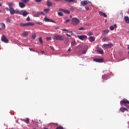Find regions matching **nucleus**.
Here are the masks:
<instances>
[{"label": "nucleus", "instance_id": "obj_1", "mask_svg": "<svg viewBox=\"0 0 129 129\" xmlns=\"http://www.w3.org/2000/svg\"><path fill=\"white\" fill-rule=\"evenodd\" d=\"M80 23V20L78 18H73L72 19L71 24L73 26H77Z\"/></svg>", "mask_w": 129, "mask_h": 129}, {"label": "nucleus", "instance_id": "obj_2", "mask_svg": "<svg viewBox=\"0 0 129 129\" xmlns=\"http://www.w3.org/2000/svg\"><path fill=\"white\" fill-rule=\"evenodd\" d=\"M77 49H79V50H80V49L82 50L83 49V51H82L83 54H86V52H87V50H88V46H78L77 47Z\"/></svg>", "mask_w": 129, "mask_h": 129}, {"label": "nucleus", "instance_id": "obj_3", "mask_svg": "<svg viewBox=\"0 0 129 129\" xmlns=\"http://www.w3.org/2000/svg\"><path fill=\"white\" fill-rule=\"evenodd\" d=\"M14 6H15L14 3H8V7H8H6L5 9L6 11H9L10 13H11V12L14 9V8H13L14 7Z\"/></svg>", "mask_w": 129, "mask_h": 129}, {"label": "nucleus", "instance_id": "obj_4", "mask_svg": "<svg viewBox=\"0 0 129 129\" xmlns=\"http://www.w3.org/2000/svg\"><path fill=\"white\" fill-rule=\"evenodd\" d=\"M54 38L55 40H58L59 41H64V36L62 35L56 34L54 35Z\"/></svg>", "mask_w": 129, "mask_h": 129}, {"label": "nucleus", "instance_id": "obj_5", "mask_svg": "<svg viewBox=\"0 0 129 129\" xmlns=\"http://www.w3.org/2000/svg\"><path fill=\"white\" fill-rule=\"evenodd\" d=\"M120 104L122 105L123 104L124 106H125L127 107V108H128L129 107V101L127 100L123 99L120 101Z\"/></svg>", "mask_w": 129, "mask_h": 129}, {"label": "nucleus", "instance_id": "obj_6", "mask_svg": "<svg viewBox=\"0 0 129 129\" xmlns=\"http://www.w3.org/2000/svg\"><path fill=\"white\" fill-rule=\"evenodd\" d=\"M88 4H91V2L89 1L88 0H85L81 2V6L82 7H85V6H86V5H88Z\"/></svg>", "mask_w": 129, "mask_h": 129}, {"label": "nucleus", "instance_id": "obj_7", "mask_svg": "<svg viewBox=\"0 0 129 129\" xmlns=\"http://www.w3.org/2000/svg\"><path fill=\"white\" fill-rule=\"evenodd\" d=\"M33 26V23L29 22L27 23H21L20 27H30Z\"/></svg>", "mask_w": 129, "mask_h": 129}, {"label": "nucleus", "instance_id": "obj_8", "mask_svg": "<svg viewBox=\"0 0 129 129\" xmlns=\"http://www.w3.org/2000/svg\"><path fill=\"white\" fill-rule=\"evenodd\" d=\"M103 48H104L105 49H108L111 48L112 47H113V44H112V43L103 44Z\"/></svg>", "mask_w": 129, "mask_h": 129}, {"label": "nucleus", "instance_id": "obj_9", "mask_svg": "<svg viewBox=\"0 0 129 129\" xmlns=\"http://www.w3.org/2000/svg\"><path fill=\"white\" fill-rule=\"evenodd\" d=\"M77 38H78V39H79V40H81V41H83L84 40H86V39H87V36L86 35H78L77 36Z\"/></svg>", "mask_w": 129, "mask_h": 129}, {"label": "nucleus", "instance_id": "obj_10", "mask_svg": "<svg viewBox=\"0 0 129 129\" xmlns=\"http://www.w3.org/2000/svg\"><path fill=\"white\" fill-rule=\"evenodd\" d=\"M19 15H22L23 17H27L29 15V13L27 12L26 11H21L19 12Z\"/></svg>", "mask_w": 129, "mask_h": 129}, {"label": "nucleus", "instance_id": "obj_11", "mask_svg": "<svg viewBox=\"0 0 129 129\" xmlns=\"http://www.w3.org/2000/svg\"><path fill=\"white\" fill-rule=\"evenodd\" d=\"M1 40L2 42H4V43H9V39L6 37L5 35H3Z\"/></svg>", "mask_w": 129, "mask_h": 129}, {"label": "nucleus", "instance_id": "obj_12", "mask_svg": "<svg viewBox=\"0 0 129 129\" xmlns=\"http://www.w3.org/2000/svg\"><path fill=\"white\" fill-rule=\"evenodd\" d=\"M93 60L95 62H98V63H102V62H103V59L102 58H95Z\"/></svg>", "mask_w": 129, "mask_h": 129}, {"label": "nucleus", "instance_id": "obj_13", "mask_svg": "<svg viewBox=\"0 0 129 129\" xmlns=\"http://www.w3.org/2000/svg\"><path fill=\"white\" fill-rule=\"evenodd\" d=\"M11 15H14V14H20V12H19V10H13L11 12H10Z\"/></svg>", "mask_w": 129, "mask_h": 129}, {"label": "nucleus", "instance_id": "obj_14", "mask_svg": "<svg viewBox=\"0 0 129 129\" xmlns=\"http://www.w3.org/2000/svg\"><path fill=\"white\" fill-rule=\"evenodd\" d=\"M59 11L60 12H63V13H65V14H70V11L69 10H64L63 9H59Z\"/></svg>", "mask_w": 129, "mask_h": 129}, {"label": "nucleus", "instance_id": "obj_15", "mask_svg": "<svg viewBox=\"0 0 129 129\" xmlns=\"http://www.w3.org/2000/svg\"><path fill=\"white\" fill-rule=\"evenodd\" d=\"M99 14L100 16H101L102 17H104V18H107V15L106 14L102 12H99Z\"/></svg>", "mask_w": 129, "mask_h": 129}, {"label": "nucleus", "instance_id": "obj_16", "mask_svg": "<svg viewBox=\"0 0 129 129\" xmlns=\"http://www.w3.org/2000/svg\"><path fill=\"white\" fill-rule=\"evenodd\" d=\"M28 35L29 32H28V31H24L22 33L21 36H23V37H26V36H28Z\"/></svg>", "mask_w": 129, "mask_h": 129}, {"label": "nucleus", "instance_id": "obj_17", "mask_svg": "<svg viewBox=\"0 0 129 129\" xmlns=\"http://www.w3.org/2000/svg\"><path fill=\"white\" fill-rule=\"evenodd\" d=\"M89 41H90V42H94V41H95V37L90 36L89 37Z\"/></svg>", "mask_w": 129, "mask_h": 129}, {"label": "nucleus", "instance_id": "obj_18", "mask_svg": "<svg viewBox=\"0 0 129 129\" xmlns=\"http://www.w3.org/2000/svg\"><path fill=\"white\" fill-rule=\"evenodd\" d=\"M116 28H117V25L116 24H114V27L110 26L109 29L111 31H113V30H114V29H116Z\"/></svg>", "mask_w": 129, "mask_h": 129}, {"label": "nucleus", "instance_id": "obj_19", "mask_svg": "<svg viewBox=\"0 0 129 129\" xmlns=\"http://www.w3.org/2000/svg\"><path fill=\"white\" fill-rule=\"evenodd\" d=\"M44 21L45 22H52V23H55V21H54V20H51L49 19L47 17L44 18Z\"/></svg>", "mask_w": 129, "mask_h": 129}, {"label": "nucleus", "instance_id": "obj_20", "mask_svg": "<svg viewBox=\"0 0 129 129\" xmlns=\"http://www.w3.org/2000/svg\"><path fill=\"white\" fill-rule=\"evenodd\" d=\"M19 7L23 9V8H25V4L23 2L19 3Z\"/></svg>", "mask_w": 129, "mask_h": 129}, {"label": "nucleus", "instance_id": "obj_21", "mask_svg": "<svg viewBox=\"0 0 129 129\" xmlns=\"http://www.w3.org/2000/svg\"><path fill=\"white\" fill-rule=\"evenodd\" d=\"M125 23L129 24V18L128 16H125L124 18Z\"/></svg>", "mask_w": 129, "mask_h": 129}, {"label": "nucleus", "instance_id": "obj_22", "mask_svg": "<svg viewBox=\"0 0 129 129\" xmlns=\"http://www.w3.org/2000/svg\"><path fill=\"white\" fill-rule=\"evenodd\" d=\"M108 33H109V30H105L102 31V35H105L106 34H108Z\"/></svg>", "mask_w": 129, "mask_h": 129}, {"label": "nucleus", "instance_id": "obj_23", "mask_svg": "<svg viewBox=\"0 0 129 129\" xmlns=\"http://www.w3.org/2000/svg\"><path fill=\"white\" fill-rule=\"evenodd\" d=\"M120 110L121 112H124L125 111H127L128 110L126 108L121 107Z\"/></svg>", "mask_w": 129, "mask_h": 129}, {"label": "nucleus", "instance_id": "obj_24", "mask_svg": "<svg viewBox=\"0 0 129 129\" xmlns=\"http://www.w3.org/2000/svg\"><path fill=\"white\" fill-rule=\"evenodd\" d=\"M0 26L2 28V29H3L4 30L6 29V25H5L4 23H0Z\"/></svg>", "mask_w": 129, "mask_h": 129}, {"label": "nucleus", "instance_id": "obj_25", "mask_svg": "<svg viewBox=\"0 0 129 129\" xmlns=\"http://www.w3.org/2000/svg\"><path fill=\"white\" fill-rule=\"evenodd\" d=\"M66 2H68V3H76L75 0H64Z\"/></svg>", "mask_w": 129, "mask_h": 129}, {"label": "nucleus", "instance_id": "obj_26", "mask_svg": "<svg viewBox=\"0 0 129 129\" xmlns=\"http://www.w3.org/2000/svg\"><path fill=\"white\" fill-rule=\"evenodd\" d=\"M98 52L99 54H103V50L100 48L98 50Z\"/></svg>", "mask_w": 129, "mask_h": 129}, {"label": "nucleus", "instance_id": "obj_27", "mask_svg": "<svg viewBox=\"0 0 129 129\" xmlns=\"http://www.w3.org/2000/svg\"><path fill=\"white\" fill-rule=\"evenodd\" d=\"M46 4L47 7H52V3L51 2H47Z\"/></svg>", "mask_w": 129, "mask_h": 129}, {"label": "nucleus", "instance_id": "obj_28", "mask_svg": "<svg viewBox=\"0 0 129 129\" xmlns=\"http://www.w3.org/2000/svg\"><path fill=\"white\" fill-rule=\"evenodd\" d=\"M44 13H46V14H48V12H50L49 9H46L44 10Z\"/></svg>", "mask_w": 129, "mask_h": 129}, {"label": "nucleus", "instance_id": "obj_29", "mask_svg": "<svg viewBox=\"0 0 129 129\" xmlns=\"http://www.w3.org/2000/svg\"><path fill=\"white\" fill-rule=\"evenodd\" d=\"M6 21L8 23H11L12 22V20L9 17L7 18Z\"/></svg>", "mask_w": 129, "mask_h": 129}, {"label": "nucleus", "instance_id": "obj_30", "mask_svg": "<svg viewBox=\"0 0 129 129\" xmlns=\"http://www.w3.org/2000/svg\"><path fill=\"white\" fill-rule=\"evenodd\" d=\"M40 16V12H37L36 14L34 15V17H35L36 18H38Z\"/></svg>", "mask_w": 129, "mask_h": 129}, {"label": "nucleus", "instance_id": "obj_31", "mask_svg": "<svg viewBox=\"0 0 129 129\" xmlns=\"http://www.w3.org/2000/svg\"><path fill=\"white\" fill-rule=\"evenodd\" d=\"M75 45H76V42L75 41L72 42L71 43L72 46H75Z\"/></svg>", "mask_w": 129, "mask_h": 129}, {"label": "nucleus", "instance_id": "obj_32", "mask_svg": "<svg viewBox=\"0 0 129 129\" xmlns=\"http://www.w3.org/2000/svg\"><path fill=\"white\" fill-rule=\"evenodd\" d=\"M103 40L104 42H107V41H108V38L105 37L103 38Z\"/></svg>", "mask_w": 129, "mask_h": 129}, {"label": "nucleus", "instance_id": "obj_33", "mask_svg": "<svg viewBox=\"0 0 129 129\" xmlns=\"http://www.w3.org/2000/svg\"><path fill=\"white\" fill-rule=\"evenodd\" d=\"M39 41L41 44H43V40H42V37L39 38Z\"/></svg>", "mask_w": 129, "mask_h": 129}, {"label": "nucleus", "instance_id": "obj_34", "mask_svg": "<svg viewBox=\"0 0 129 129\" xmlns=\"http://www.w3.org/2000/svg\"><path fill=\"white\" fill-rule=\"evenodd\" d=\"M36 123L38 124H41V123H42V121L39 120L38 121H36Z\"/></svg>", "mask_w": 129, "mask_h": 129}, {"label": "nucleus", "instance_id": "obj_35", "mask_svg": "<svg viewBox=\"0 0 129 129\" xmlns=\"http://www.w3.org/2000/svg\"><path fill=\"white\" fill-rule=\"evenodd\" d=\"M58 16H60V17L63 16V14L62 13V12H58Z\"/></svg>", "mask_w": 129, "mask_h": 129}, {"label": "nucleus", "instance_id": "obj_36", "mask_svg": "<svg viewBox=\"0 0 129 129\" xmlns=\"http://www.w3.org/2000/svg\"><path fill=\"white\" fill-rule=\"evenodd\" d=\"M68 33H70L72 36H73V32L69 30H67Z\"/></svg>", "mask_w": 129, "mask_h": 129}, {"label": "nucleus", "instance_id": "obj_37", "mask_svg": "<svg viewBox=\"0 0 129 129\" xmlns=\"http://www.w3.org/2000/svg\"><path fill=\"white\" fill-rule=\"evenodd\" d=\"M70 22V19H67L65 22H64V24H67V23H69Z\"/></svg>", "mask_w": 129, "mask_h": 129}, {"label": "nucleus", "instance_id": "obj_38", "mask_svg": "<svg viewBox=\"0 0 129 129\" xmlns=\"http://www.w3.org/2000/svg\"><path fill=\"white\" fill-rule=\"evenodd\" d=\"M46 40L47 41H51V40H52V38L50 37H48L46 38Z\"/></svg>", "mask_w": 129, "mask_h": 129}, {"label": "nucleus", "instance_id": "obj_39", "mask_svg": "<svg viewBox=\"0 0 129 129\" xmlns=\"http://www.w3.org/2000/svg\"><path fill=\"white\" fill-rule=\"evenodd\" d=\"M22 2H23V3H27L28 2H29V0H21Z\"/></svg>", "mask_w": 129, "mask_h": 129}, {"label": "nucleus", "instance_id": "obj_40", "mask_svg": "<svg viewBox=\"0 0 129 129\" xmlns=\"http://www.w3.org/2000/svg\"><path fill=\"white\" fill-rule=\"evenodd\" d=\"M92 35H93V33L90 32L88 33V35L89 36H92Z\"/></svg>", "mask_w": 129, "mask_h": 129}, {"label": "nucleus", "instance_id": "obj_41", "mask_svg": "<svg viewBox=\"0 0 129 129\" xmlns=\"http://www.w3.org/2000/svg\"><path fill=\"white\" fill-rule=\"evenodd\" d=\"M29 119H26L25 120V122H26V123H29Z\"/></svg>", "mask_w": 129, "mask_h": 129}, {"label": "nucleus", "instance_id": "obj_42", "mask_svg": "<svg viewBox=\"0 0 129 129\" xmlns=\"http://www.w3.org/2000/svg\"><path fill=\"white\" fill-rule=\"evenodd\" d=\"M83 30H84V27H81V28H79V31H82Z\"/></svg>", "mask_w": 129, "mask_h": 129}, {"label": "nucleus", "instance_id": "obj_43", "mask_svg": "<svg viewBox=\"0 0 129 129\" xmlns=\"http://www.w3.org/2000/svg\"><path fill=\"white\" fill-rule=\"evenodd\" d=\"M36 3H41L42 0H35Z\"/></svg>", "mask_w": 129, "mask_h": 129}, {"label": "nucleus", "instance_id": "obj_44", "mask_svg": "<svg viewBox=\"0 0 129 129\" xmlns=\"http://www.w3.org/2000/svg\"><path fill=\"white\" fill-rule=\"evenodd\" d=\"M33 39H36V34H33Z\"/></svg>", "mask_w": 129, "mask_h": 129}, {"label": "nucleus", "instance_id": "obj_45", "mask_svg": "<svg viewBox=\"0 0 129 129\" xmlns=\"http://www.w3.org/2000/svg\"><path fill=\"white\" fill-rule=\"evenodd\" d=\"M30 17H28L26 19V20L27 21V22H29V21H30Z\"/></svg>", "mask_w": 129, "mask_h": 129}, {"label": "nucleus", "instance_id": "obj_46", "mask_svg": "<svg viewBox=\"0 0 129 129\" xmlns=\"http://www.w3.org/2000/svg\"><path fill=\"white\" fill-rule=\"evenodd\" d=\"M39 13H40V15H43V16H45V14L43 12H40Z\"/></svg>", "mask_w": 129, "mask_h": 129}, {"label": "nucleus", "instance_id": "obj_47", "mask_svg": "<svg viewBox=\"0 0 129 129\" xmlns=\"http://www.w3.org/2000/svg\"><path fill=\"white\" fill-rule=\"evenodd\" d=\"M37 25H43V23L42 22H37Z\"/></svg>", "mask_w": 129, "mask_h": 129}, {"label": "nucleus", "instance_id": "obj_48", "mask_svg": "<svg viewBox=\"0 0 129 129\" xmlns=\"http://www.w3.org/2000/svg\"><path fill=\"white\" fill-rule=\"evenodd\" d=\"M85 9L87 11H89V7H85Z\"/></svg>", "mask_w": 129, "mask_h": 129}, {"label": "nucleus", "instance_id": "obj_49", "mask_svg": "<svg viewBox=\"0 0 129 129\" xmlns=\"http://www.w3.org/2000/svg\"><path fill=\"white\" fill-rule=\"evenodd\" d=\"M41 54H45V51H41Z\"/></svg>", "mask_w": 129, "mask_h": 129}, {"label": "nucleus", "instance_id": "obj_50", "mask_svg": "<svg viewBox=\"0 0 129 129\" xmlns=\"http://www.w3.org/2000/svg\"><path fill=\"white\" fill-rule=\"evenodd\" d=\"M50 49H51L52 50H55V49H54V47H53V46H50Z\"/></svg>", "mask_w": 129, "mask_h": 129}, {"label": "nucleus", "instance_id": "obj_51", "mask_svg": "<svg viewBox=\"0 0 129 129\" xmlns=\"http://www.w3.org/2000/svg\"><path fill=\"white\" fill-rule=\"evenodd\" d=\"M59 27H55V30H58V29H59Z\"/></svg>", "mask_w": 129, "mask_h": 129}, {"label": "nucleus", "instance_id": "obj_52", "mask_svg": "<svg viewBox=\"0 0 129 129\" xmlns=\"http://www.w3.org/2000/svg\"><path fill=\"white\" fill-rule=\"evenodd\" d=\"M66 36H67V37H71V35H70L68 34H66Z\"/></svg>", "mask_w": 129, "mask_h": 129}, {"label": "nucleus", "instance_id": "obj_53", "mask_svg": "<svg viewBox=\"0 0 129 129\" xmlns=\"http://www.w3.org/2000/svg\"><path fill=\"white\" fill-rule=\"evenodd\" d=\"M70 51H71V48H70L68 50V52H70Z\"/></svg>", "mask_w": 129, "mask_h": 129}, {"label": "nucleus", "instance_id": "obj_54", "mask_svg": "<svg viewBox=\"0 0 129 129\" xmlns=\"http://www.w3.org/2000/svg\"><path fill=\"white\" fill-rule=\"evenodd\" d=\"M62 31H63V32H66V31H67V30H66L65 29H62Z\"/></svg>", "mask_w": 129, "mask_h": 129}, {"label": "nucleus", "instance_id": "obj_55", "mask_svg": "<svg viewBox=\"0 0 129 129\" xmlns=\"http://www.w3.org/2000/svg\"><path fill=\"white\" fill-rule=\"evenodd\" d=\"M57 2H62V0H56Z\"/></svg>", "mask_w": 129, "mask_h": 129}, {"label": "nucleus", "instance_id": "obj_56", "mask_svg": "<svg viewBox=\"0 0 129 129\" xmlns=\"http://www.w3.org/2000/svg\"><path fill=\"white\" fill-rule=\"evenodd\" d=\"M127 49L129 50V45H127Z\"/></svg>", "mask_w": 129, "mask_h": 129}, {"label": "nucleus", "instance_id": "obj_57", "mask_svg": "<svg viewBox=\"0 0 129 129\" xmlns=\"http://www.w3.org/2000/svg\"><path fill=\"white\" fill-rule=\"evenodd\" d=\"M79 53H81V51L79 50Z\"/></svg>", "mask_w": 129, "mask_h": 129}, {"label": "nucleus", "instance_id": "obj_58", "mask_svg": "<svg viewBox=\"0 0 129 129\" xmlns=\"http://www.w3.org/2000/svg\"><path fill=\"white\" fill-rule=\"evenodd\" d=\"M0 7H2V4L0 3Z\"/></svg>", "mask_w": 129, "mask_h": 129}, {"label": "nucleus", "instance_id": "obj_59", "mask_svg": "<svg viewBox=\"0 0 129 129\" xmlns=\"http://www.w3.org/2000/svg\"><path fill=\"white\" fill-rule=\"evenodd\" d=\"M30 50L31 51H32V49H31V48H30Z\"/></svg>", "mask_w": 129, "mask_h": 129}, {"label": "nucleus", "instance_id": "obj_60", "mask_svg": "<svg viewBox=\"0 0 129 129\" xmlns=\"http://www.w3.org/2000/svg\"><path fill=\"white\" fill-rule=\"evenodd\" d=\"M44 129H48V128H44Z\"/></svg>", "mask_w": 129, "mask_h": 129}, {"label": "nucleus", "instance_id": "obj_61", "mask_svg": "<svg viewBox=\"0 0 129 129\" xmlns=\"http://www.w3.org/2000/svg\"><path fill=\"white\" fill-rule=\"evenodd\" d=\"M0 13H2V11L0 10Z\"/></svg>", "mask_w": 129, "mask_h": 129}, {"label": "nucleus", "instance_id": "obj_62", "mask_svg": "<svg viewBox=\"0 0 129 129\" xmlns=\"http://www.w3.org/2000/svg\"><path fill=\"white\" fill-rule=\"evenodd\" d=\"M128 53L129 54V51H128Z\"/></svg>", "mask_w": 129, "mask_h": 129}]
</instances>
